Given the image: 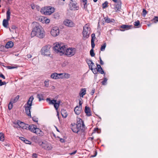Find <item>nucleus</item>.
<instances>
[{
  "instance_id": "nucleus-45",
  "label": "nucleus",
  "mask_w": 158,
  "mask_h": 158,
  "mask_svg": "<svg viewBox=\"0 0 158 158\" xmlns=\"http://www.w3.org/2000/svg\"><path fill=\"white\" fill-rule=\"evenodd\" d=\"M49 80H45L44 82V84L45 85V86L47 87H48L49 85Z\"/></svg>"
},
{
  "instance_id": "nucleus-10",
  "label": "nucleus",
  "mask_w": 158,
  "mask_h": 158,
  "mask_svg": "<svg viewBox=\"0 0 158 158\" xmlns=\"http://www.w3.org/2000/svg\"><path fill=\"white\" fill-rule=\"evenodd\" d=\"M51 34L53 36H56L59 34V30L58 27L56 26L52 28L51 31Z\"/></svg>"
},
{
  "instance_id": "nucleus-48",
  "label": "nucleus",
  "mask_w": 158,
  "mask_h": 158,
  "mask_svg": "<svg viewBox=\"0 0 158 158\" xmlns=\"http://www.w3.org/2000/svg\"><path fill=\"white\" fill-rule=\"evenodd\" d=\"M107 79H106V78H104V80L102 82V85H105L106 84V83L107 82Z\"/></svg>"
},
{
  "instance_id": "nucleus-15",
  "label": "nucleus",
  "mask_w": 158,
  "mask_h": 158,
  "mask_svg": "<svg viewBox=\"0 0 158 158\" xmlns=\"http://www.w3.org/2000/svg\"><path fill=\"white\" fill-rule=\"evenodd\" d=\"M39 136H42L44 133L43 132L41 131L40 129L38 128H36L35 131H34V133Z\"/></svg>"
},
{
  "instance_id": "nucleus-27",
  "label": "nucleus",
  "mask_w": 158,
  "mask_h": 158,
  "mask_svg": "<svg viewBox=\"0 0 158 158\" xmlns=\"http://www.w3.org/2000/svg\"><path fill=\"white\" fill-rule=\"evenodd\" d=\"M6 19H4L3 21V25L5 27H7L8 25V21Z\"/></svg>"
},
{
  "instance_id": "nucleus-5",
  "label": "nucleus",
  "mask_w": 158,
  "mask_h": 158,
  "mask_svg": "<svg viewBox=\"0 0 158 158\" xmlns=\"http://www.w3.org/2000/svg\"><path fill=\"white\" fill-rule=\"evenodd\" d=\"M55 10L54 8L51 6L44 7L42 8L40 12L46 15H50L53 13Z\"/></svg>"
},
{
  "instance_id": "nucleus-12",
  "label": "nucleus",
  "mask_w": 158,
  "mask_h": 158,
  "mask_svg": "<svg viewBox=\"0 0 158 158\" xmlns=\"http://www.w3.org/2000/svg\"><path fill=\"white\" fill-rule=\"evenodd\" d=\"M24 107L25 109V111L26 114L30 117L31 118V107L27 105H25Z\"/></svg>"
},
{
  "instance_id": "nucleus-34",
  "label": "nucleus",
  "mask_w": 158,
  "mask_h": 158,
  "mask_svg": "<svg viewBox=\"0 0 158 158\" xmlns=\"http://www.w3.org/2000/svg\"><path fill=\"white\" fill-rule=\"evenodd\" d=\"M106 47V43H105L103 44V45L101 46L100 50L101 51H104L105 50V48Z\"/></svg>"
},
{
  "instance_id": "nucleus-26",
  "label": "nucleus",
  "mask_w": 158,
  "mask_h": 158,
  "mask_svg": "<svg viewBox=\"0 0 158 158\" xmlns=\"http://www.w3.org/2000/svg\"><path fill=\"white\" fill-rule=\"evenodd\" d=\"M19 98V95H18L15 97L13 98H12L10 100V102L14 103L16 102Z\"/></svg>"
},
{
  "instance_id": "nucleus-35",
  "label": "nucleus",
  "mask_w": 158,
  "mask_h": 158,
  "mask_svg": "<svg viewBox=\"0 0 158 158\" xmlns=\"http://www.w3.org/2000/svg\"><path fill=\"white\" fill-rule=\"evenodd\" d=\"M108 2L107 1H105L104 3H103L102 4V7L103 9L107 7L108 6Z\"/></svg>"
},
{
  "instance_id": "nucleus-44",
  "label": "nucleus",
  "mask_w": 158,
  "mask_h": 158,
  "mask_svg": "<svg viewBox=\"0 0 158 158\" xmlns=\"http://www.w3.org/2000/svg\"><path fill=\"white\" fill-rule=\"evenodd\" d=\"M44 23H48L50 22V20L49 19H47L46 17H45L44 20Z\"/></svg>"
},
{
  "instance_id": "nucleus-43",
  "label": "nucleus",
  "mask_w": 158,
  "mask_h": 158,
  "mask_svg": "<svg viewBox=\"0 0 158 158\" xmlns=\"http://www.w3.org/2000/svg\"><path fill=\"white\" fill-rule=\"evenodd\" d=\"M90 53L91 56L93 57L95 56V53L94 52V50L93 49L90 50Z\"/></svg>"
},
{
  "instance_id": "nucleus-28",
  "label": "nucleus",
  "mask_w": 158,
  "mask_h": 158,
  "mask_svg": "<svg viewBox=\"0 0 158 158\" xmlns=\"http://www.w3.org/2000/svg\"><path fill=\"white\" fill-rule=\"evenodd\" d=\"M51 78L54 79H58V73H52L51 75Z\"/></svg>"
},
{
  "instance_id": "nucleus-47",
  "label": "nucleus",
  "mask_w": 158,
  "mask_h": 158,
  "mask_svg": "<svg viewBox=\"0 0 158 158\" xmlns=\"http://www.w3.org/2000/svg\"><path fill=\"white\" fill-rule=\"evenodd\" d=\"M152 21L155 23H156V22H158V17L155 16L154 18L152 20Z\"/></svg>"
},
{
  "instance_id": "nucleus-31",
  "label": "nucleus",
  "mask_w": 158,
  "mask_h": 158,
  "mask_svg": "<svg viewBox=\"0 0 158 158\" xmlns=\"http://www.w3.org/2000/svg\"><path fill=\"white\" fill-rule=\"evenodd\" d=\"M61 113L62 116L63 117L66 118L67 117L68 114L65 110L62 111Z\"/></svg>"
},
{
  "instance_id": "nucleus-17",
  "label": "nucleus",
  "mask_w": 158,
  "mask_h": 158,
  "mask_svg": "<svg viewBox=\"0 0 158 158\" xmlns=\"http://www.w3.org/2000/svg\"><path fill=\"white\" fill-rule=\"evenodd\" d=\"M85 112L87 116H89L91 115L90 109L89 107L87 106L85 107Z\"/></svg>"
},
{
  "instance_id": "nucleus-13",
  "label": "nucleus",
  "mask_w": 158,
  "mask_h": 158,
  "mask_svg": "<svg viewBox=\"0 0 158 158\" xmlns=\"http://www.w3.org/2000/svg\"><path fill=\"white\" fill-rule=\"evenodd\" d=\"M17 124L19 127H20L22 128L23 129H27L28 128L27 124H25L24 123L21 122L19 121H18Z\"/></svg>"
},
{
  "instance_id": "nucleus-32",
  "label": "nucleus",
  "mask_w": 158,
  "mask_h": 158,
  "mask_svg": "<svg viewBox=\"0 0 158 158\" xmlns=\"http://www.w3.org/2000/svg\"><path fill=\"white\" fill-rule=\"evenodd\" d=\"M121 9V5L120 4H117L116 5L115 7V10L116 11H120Z\"/></svg>"
},
{
  "instance_id": "nucleus-11",
  "label": "nucleus",
  "mask_w": 158,
  "mask_h": 158,
  "mask_svg": "<svg viewBox=\"0 0 158 158\" xmlns=\"http://www.w3.org/2000/svg\"><path fill=\"white\" fill-rule=\"evenodd\" d=\"M64 23L65 26L70 27H73L75 25L72 21L68 19L65 20L64 22Z\"/></svg>"
},
{
  "instance_id": "nucleus-9",
  "label": "nucleus",
  "mask_w": 158,
  "mask_h": 158,
  "mask_svg": "<svg viewBox=\"0 0 158 158\" xmlns=\"http://www.w3.org/2000/svg\"><path fill=\"white\" fill-rule=\"evenodd\" d=\"M69 7L71 10H77L78 7L77 5V4L75 1H73V0H71L70 4H69Z\"/></svg>"
},
{
  "instance_id": "nucleus-39",
  "label": "nucleus",
  "mask_w": 158,
  "mask_h": 158,
  "mask_svg": "<svg viewBox=\"0 0 158 158\" xmlns=\"http://www.w3.org/2000/svg\"><path fill=\"white\" fill-rule=\"evenodd\" d=\"M63 78H67L70 77V75L67 73H63Z\"/></svg>"
},
{
  "instance_id": "nucleus-3",
  "label": "nucleus",
  "mask_w": 158,
  "mask_h": 158,
  "mask_svg": "<svg viewBox=\"0 0 158 158\" xmlns=\"http://www.w3.org/2000/svg\"><path fill=\"white\" fill-rule=\"evenodd\" d=\"M66 48L67 46L63 43H56L54 47V50L55 52L59 53L61 55L64 54Z\"/></svg>"
},
{
  "instance_id": "nucleus-38",
  "label": "nucleus",
  "mask_w": 158,
  "mask_h": 158,
  "mask_svg": "<svg viewBox=\"0 0 158 158\" xmlns=\"http://www.w3.org/2000/svg\"><path fill=\"white\" fill-rule=\"evenodd\" d=\"M104 19L105 21V22L107 23H110L111 22H112L110 19V18H109L108 17H106L104 18Z\"/></svg>"
},
{
  "instance_id": "nucleus-52",
  "label": "nucleus",
  "mask_w": 158,
  "mask_h": 158,
  "mask_svg": "<svg viewBox=\"0 0 158 158\" xmlns=\"http://www.w3.org/2000/svg\"><path fill=\"white\" fill-rule=\"evenodd\" d=\"M24 142L26 144H31V142L30 141L27 140L26 139L25 140Z\"/></svg>"
},
{
  "instance_id": "nucleus-58",
  "label": "nucleus",
  "mask_w": 158,
  "mask_h": 158,
  "mask_svg": "<svg viewBox=\"0 0 158 158\" xmlns=\"http://www.w3.org/2000/svg\"><path fill=\"white\" fill-rule=\"evenodd\" d=\"M19 138L22 141H23V142H24V141L26 139L25 138H24L23 137H20Z\"/></svg>"
},
{
  "instance_id": "nucleus-29",
  "label": "nucleus",
  "mask_w": 158,
  "mask_h": 158,
  "mask_svg": "<svg viewBox=\"0 0 158 158\" xmlns=\"http://www.w3.org/2000/svg\"><path fill=\"white\" fill-rule=\"evenodd\" d=\"M60 102V101H58L57 102H55L54 104L53 105L56 110H58Z\"/></svg>"
},
{
  "instance_id": "nucleus-7",
  "label": "nucleus",
  "mask_w": 158,
  "mask_h": 158,
  "mask_svg": "<svg viewBox=\"0 0 158 158\" xmlns=\"http://www.w3.org/2000/svg\"><path fill=\"white\" fill-rule=\"evenodd\" d=\"M76 52L75 48L71 47L67 48L65 51V55L71 57L74 55Z\"/></svg>"
},
{
  "instance_id": "nucleus-53",
  "label": "nucleus",
  "mask_w": 158,
  "mask_h": 158,
  "mask_svg": "<svg viewBox=\"0 0 158 158\" xmlns=\"http://www.w3.org/2000/svg\"><path fill=\"white\" fill-rule=\"evenodd\" d=\"M86 3H87V2L83 3V5H84L83 8H84V9H85L86 10H87Z\"/></svg>"
},
{
  "instance_id": "nucleus-41",
  "label": "nucleus",
  "mask_w": 158,
  "mask_h": 158,
  "mask_svg": "<svg viewBox=\"0 0 158 158\" xmlns=\"http://www.w3.org/2000/svg\"><path fill=\"white\" fill-rule=\"evenodd\" d=\"M134 25L135 26H138L140 25V22L139 20H137L134 23Z\"/></svg>"
},
{
  "instance_id": "nucleus-60",
  "label": "nucleus",
  "mask_w": 158,
  "mask_h": 158,
  "mask_svg": "<svg viewBox=\"0 0 158 158\" xmlns=\"http://www.w3.org/2000/svg\"><path fill=\"white\" fill-rule=\"evenodd\" d=\"M0 77H1L3 79H5V76L2 74H0Z\"/></svg>"
},
{
  "instance_id": "nucleus-16",
  "label": "nucleus",
  "mask_w": 158,
  "mask_h": 158,
  "mask_svg": "<svg viewBox=\"0 0 158 158\" xmlns=\"http://www.w3.org/2000/svg\"><path fill=\"white\" fill-rule=\"evenodd\" d=\"M81 110L82 107L81 106H77L75 108L74 111L76 114L78 115L80 114Z\"/></svg>"
},
{
  "instance_id": "nucleus-49",
  "label": "nucleus",
  "mask_w": 158,
  "mask_h": 158,
  "mask_svg": "<svg viewBox=\"0 0 158 158\" xmlns=\"http://www.w3.org/2000/svg\"><path fill=\"white\" fill-rule=\"evenodd\" d=\"M6 83L5 82H2V80L0 79V86H1L2 85H6Z\"/></svg>"
},
{
  "instance_id": "nucleus-37",
  "label": "nucleus",
  "mask_w": 158,
  "mask_h": 158,
  "mask_svg": "<svg viewBox=\"0 0 158 158\" xmlns=\"http://www.w3.org/2000/svg\"><path fill=\"white\" fill-rule=\"evenodd\" d=\"M13 103H12V102H10H10L8 104V108L9 110H10L12 109V108L13 107Z\"/></svg>"
},
{
  "instance_id": "nucleus-46",
  "label": "nucleus",
  "mask_w": 158,
  "mask_h": 158,
  "mask_svg": "<svg viewBox=\"0 0 158 158\" xmlns=\"http://www.w3.org/2000/svg\"><path fill=\"white\" fill-rule=\"evenodd\" d=\"M91 41H94L95 39L96 38L95 36V34H92L91 35Z\"/></svg>"
},
{
  "instance_id": "nucleus-42",
  "label": "nucleus",
  "mask_w": 158,
  "mask_h": 158,
  "mask_svg": "<svg viewBox=\"0 0 158 158\" xmlns=\"http://www.w3.org/2000/svg\"><path fill=\"white\" fill-rule=\"evenodd\" d=\"M63 73H58V79L60 78H63Z\"/></svg>"
},
{
  "instance_id": "nucleus-61",
  "label": "nucleus",
  "mask_w": 158,
  "mask_h": 158,
  "mask_svg": "<svg viewBox=\"0 0 158 158\" xmlns=\"http://www.w3.org/2000/svg\"><path fill=\"white\" fill-rule=\"evenodd\" d=\"M31 8L32 9H34L35 8V6L33 4L31 5Z\"/></svg>"
},
{
  "instance_id": "nucleus-2",
  "label": "nucleus",
  "mask_w": 158,
  "mask_h": 158,
  "mask_svg": "<svg viewBox=\"0 0 158 158\" xmlns=\"http://www.w3.org/2000/svg\"><path fill=\"white\" fill-rule=\"evenodd\" d=\"M33 28L31 33V37L36 35L40 38H44L45 36V32L42 27L38 23H33Z\"/></svg>"
},
{
  "instance_id": "nucleus-36",
  "label": "nucleus",
  "mask_w": 158,
  "mask_h": 158,
  "mask_svg": "<svg viewBox=\"0 0 158 158\" xmlns=\"http://www.w3.org/2000/svg\"><path fill=\"white\" fill-rule=\"evenodd\" d=\"M37 97L39 98L40 101L44 99L43 95L42 94H38Z\"/></svg>"
},
{
  "instance_id": "nucleus-14",
  "label": "nucleus",
  "mask_w": 158,
  "mask_h": 158,
  "mask_svg": "<svg viewBox=\"0 0 158 158\" xmlns=\"http://www.w3.org/2000/svg\"><path fill=\"white\" fill-rule=\"evenodd\" d=\"M133 26L132 25H123L120 27L123 29H120V31H124L125 30L130 29Z\"/></svg>"
},
{
  "instance_id": "nucleus-20",
  "label": "nucleus",
  "mask_w": 158,
  "mask_h": 158,
  "mask_svg": "<svg viewBox=\"0 0 158 158\" xmlns=\"http://www.w3.org/2000/svg\"><path fill=\"white\" fill-rule=\"evenodd\" d=\"M28 128L30 131L34 133V131H35L36 127V126L32 124L29 126Z\"/></svg>"
},
{
  "instance_id": "nucleus-30",
  "label": "nucleus",
  "mask_w": 158,
  "mask_h": 158,
  "mask_svg": "<svg viewBox=\"0 0 158 158\" xmlns=\"http://www.w3.org/2000/svg\"><path fill=\"white\" fill-rule=\"evenodd\" d=\"M10 10L9 8L8 9V10L7 11L6 15V19L7 20H10Z\"/></svg>"
},
{
  "instance_id": "nucleus-62",
  "label": "nucleus",
  "mask_w": 158,
  "mask_h": 158,
  "mask_svg": "<svg viewBox=\"0 0 158 158\" xmlns=\"http://www.w3.org/2000/svg\"><path fill=\"white\" fill-rule=\"evenodd\" d=\"M76 152H77V151L76 150V151H74V152L70 153V154L71 155H74V154H75L76 153Z\"/></svg>"
},
{
  "instance_id": "nucleus-18",
  "label": "nucleus",
  "mask_w": 158,
  "mask_h": 158,
  "mask_svg": "<svg viewBox=\"0 0 158 158\" xmlns=\"http://www.w3.org/2000/svg\"><path fill=\"white\" fill-rule=\"evenodd\" d=\"M97 69L98 71L101 74L104 73V71L100 65L97 64Z\"/></svg>"
},
{
  "instance_id": "nucleus-51",
  "label": "nucleus",
  "mask_w": 158,
  "mask_h": 158,
  "mask_svg": "<svg viewBox=\"0 0 158 158\" xmlns=\"http://www.w3.org/2000/svg\"><path fill=\"white\" fill-rule=\"evenodd\" d=\"M94 41H91V47L93 49L95 47V44Z\"/></svg>"
},
{
  "instance_id": "nucleus-63",
  "label": "nucleus",
  "mask_w": 158,
  "mask_h": 158,
  "mask_svg": "<svg viewBox=\"0 0 158 158\" xmlns=\"http://www.w3.org/2000/svg\"><path fill=\"white\" fill-rule=\"evenodd\" d=\"M79 106H81V107H82L81 105L82 104V103L81 102V101L80 100L79 101Z\"/></svg>"
},
{
  "instance_id": "nucleus-59",
  "label": "nucleus",
  "mask_w": 158,
  "mask_h": 158,
  "mask_svg": "<svg viewBox=\"0 0 158 158\" xmlns=\"http://www.w3.org/2000/svg\"><path fill=\"white\" fill-rule=\"evenodd\" d=\"M95 90L94 89H93L92 90V91L91 92L90 94L92 95H93L94 93Z\"/></svg>"
},
{
  "instance_id": "nucleus-24",
  "label": "nucleus",
  "mask_w": 158,
  "mask_h": 158,
  "mask_svg": "<svg viewBox=\"0 0 158 158\" xmlns=\"http://www.w3.org/2000/svg\"><path fill=\"white\" fill-rule=\"evenodd\" d=\"M86 61L89 66V68H90L93 66H94V64L91 60H87Z\"/></svg>"
},
{
  "instance_id": "nucleus-56",
  "label": "nucleus",
  "mask_w": 158,
  "mask_h": 158,
  "mask_svg": "<svg viewBox=\"0 0 158 158\" xmlns=\"http://www.w3.org/2000/svg\"><path fill=\"white\" fill-rule=\"evenodd\" d=\"M143 13L144 15H145L147 13L146 10L144 9H143Z\"/></svg>"
},
{
  "instance_id": "nucleus-19",
  "label": "nucleus",
  "mask_w": 158,
  "mask_h": 158,
  "mask_svg": "<svg viewBox=\"0 0 158 158\" xmlns=\"http://www.w3.org/2000/svg\"><path fill=\"white\" fill-rule=\"evenodd\" d=\"M33 99V97L32 96H31L29 98V100L27 102V103L25 105H27V106H31L32 103Z\"/></svg>"
},
{
  "instance_id": "nucleus-21",
  "label": "nucleus",
  "mask_w": 158,
  "mask_h": 158,
  "mask_svg": "<svg viewBox=\"0 0 158 158\" xmlns=\"http://www.w3.org/2000/svg\"><path fill=\"white\" fill-rule=\"evenodd\" d=\"M86 90L85 88H82L81 89L79 95L81 97L83 98L84 96L86 94Z\"/></svg>"
},
{
  "instance_id": "nucleus-57",
  "label": "nucleus",
  "mask_w": 158,
  "mask_h": 158,
  "mask_svg": "<svg viewBox=\"0 0 158 158\" xmlns=\"http://www.w3.org/2000/svg\"><path fill=\"white\" fill-rule=\"evenodd\" d=\"M7 68L8 69H14L15 68V67H12L11 66H7Z\"/></svg>"
},
{
  "instance_id": "nucleus-64",
  "label": "nucleus",
  "mask_w": 158,
  "mask_h": 158,
  "mask_svg": "<svg viewBox=\"0 0 158 158\" xmlns=\"http://www.w3.org/2000/svg\"><path fill=\"white\" fill-rule=\"evenodd\" d=\"M32 156L35 158L37 157V155L36 153H33L32 155Z\"/></svg>"
},
{
  "instance_id": "nucleus-40",
  "label": "nucleus",
  "mask_w": 158,
  "mask_h": 158,
  "mask_svg": "<svg viewBox=\"0 0 158 158\" xmlns=\"http://www.w3.org/2000/svg\"><path fill=\"white\" fill-rule=\"evenodd\" d=\"M45 19V17L44 16L40 17L39 18V20L42 23H44V20Z\"/></svg>"
},
{
  "instance_id": "nucleus-6",
  "label": "nucleus",
  "mask_w": 158,
  "mask_h": 158,
  "mask_svg": "<svg viewBox=\"0 0 158 158\" xmlns=\"http://www.w3.org/2000/svg\"><path fill=\"white\" fill-rule=\"evenodd\" d=\"M91 32V28L89 25L86 24L83 27V31L82 32L83 36L84 38H88Z\"/></svg>"
},
{
  "instance_id": "nucleus-8",
  "label": "nucleus",
  "mask_w": 158,
  "mask_h": 158,
  "mask_svg": "<svg viewBox=\"0 0 158 158\" xmlns=\"http://www.w3.org/2000/svg\"><path fill=\"white\" fill-rule=\"evenodd\" d=\"M40 145L44 149L48 150H50L52 148V147L51 144L46 141H44L43 142H40Z\"/></svg>"
},
{
  "instance_id": "nucleus-50",
  "label": "nucleus",
  "mask_w": 158,
  "mask_h": 158,
  "mask_svg": "<svg viewBox=\"0 0 158 158\" xmlns=\"http://www.w3.org/2000/svg\"><path fill=\"white\" fill-rule=\"evenodd\" d=\"M32 120H33L35 122H38V118H36L35 117H34L32 118Z\"/></svg>"
},
{
  "instance_id": "nucleus-54",
  "label": "nucleus",
  "mask_w": 158,
  "mask_h": 158,
  "mask_svg": "<svg viewBox=\"0 0 158 158\" xmlns=\"http://www.w3.org/2000/svg\"><path fill=\"white\" fill-rule=\"evenodd\" d=\"M67 64V62L64 61L61 64V65L63 67H64Z\"/></svg>"
},
{
  "instance_id": "nucleus-33",
  "label": "nucleus",
  "mask_w": 158,
  "mask_h": 158,
  "mask_svg": "<svg viewBox=\"0 0 158 158\" xmlns=\"http://www.w3.org/2000/svg\"><path fill=\"white\" fill-rule=\"evenodd\" d=\"M4 140V134L2 132L0 133V140L3 141Z\"/></svg>"
},
{
  "instance_id": "nucleus-55",
  "label": "nucleus",
  "mask_w": 158,
  "mask_h": 158,
  "mask_svg": "<svg viewBox=\"0 0 158 158\" xmlns=\"http://www.w3.org/2000/svg\"><path fill=\"white\" fill-rule=\"evenodd\" d=\"M99 59L100 61V64H101L102 65L104 64V62L102 60L100 56H99Z\"/></svg>"
},
{
  "instance_id": "nucleus-23",
  "label": "nucleus",
  "mask_w": 158,
  "mask_h": 158,
  "mask_svg": "<svg viewBox=\"0 0 158 158\" xmlns=\"http://www.w3.org/2000/svg\"><path fill=\"white\" fill-rule=\"evenodd\" d=\"M46 101L48 102L49 104L53 105L54 103L56 102L57 101L56 100H51L50 98H47L46 99Z\"/></svg>"
},
{
  "instance_id": "nucleus-22",
  "label": "nucleus",
  "mask_w": 158,
  "mask_h": 158,
  "mask_svg": "<svg viewBox=\"0 0 158 158\" xmlns=\"http://www.w3.org/2000/svg\"><path fill=\"white\" fill-rule=\"evenodd\" d=\"M13 43L11 41H10L7 42L6 44L5 47L6 48H11L13 46Z\"/></svg>"
},
{
  "instance_id": "nucleus-1",
  "label": "nucleus",
  "mask_w": 158,
  "mask_h": 158,
  "mask_svg": "<svg viewBox=\"0 0 158 158\" xmlns=\"http://www.w3.org/2000/svg\"><path fill=\"white\" fill-rule=\"evenodd\" d=\"M72 125L71 129L75 133L81 135L83 137L84 131H85V125L82 120L81 118H79L77 120L76 124H74Z\"/></svg>"
},
{
  "instance_id": "nucleus-4",
  "label": "nucleus",
  "mask_w": 158,
  "mask_h": 158,
  "mask_svg": "<svg viewBox=\"0 0 158 158\" xmlns=\"http://www.w3.org/2000/svg\"><path fill=\"white\" fill-rule=\"evenodd\" d=\"M51 46L47 45L43 46L41 50V54L44 56H47L52 58V55L51 51Z\"/></svg>"
},
{
  "instance_id": "nucleus-25",
  "label": "nucleus",
  "mask_w": 158,
  "mask_h": 158,
  "mask_svg": "<svg viewBox=\"0 0 158 158\" xmlns=\"http://www.w3.org/2000/svg\"><path fill=\"white\" fill-rule=\"evenodd\" d=\"M89 69L92 71V72L94 74H97L98 72L97 69L95 68V65L94 66H92Z\"/></svg>"
}]
</instances>
